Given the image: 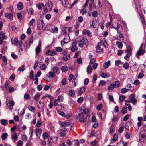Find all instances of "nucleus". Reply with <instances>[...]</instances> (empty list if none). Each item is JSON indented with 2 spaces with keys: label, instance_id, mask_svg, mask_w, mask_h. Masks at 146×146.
Wrapping results in <instances>:
<instances>
[{
  "label": "nucleus",
  "instance_id": "nucleus-41",
  "mask_svg": "<svg viewBox=\"0 0 146 146\" xmlns=\"http://www.w3.org/2000/svg\"><path fill=\"white\" fill-rule=\"evenodd\" d=\"M103 105L102 104H100L98 105L96 108V109L98 111H99L102 108Z\"/></svg>",
  "mask_w": 146,
  "mask_h": 146
},
{
  "label": "nucleus",
  "instance_id": "nucleus-1",
  "mask_svg": "<svg viewBox=\"0 0 146 146\" xmlns=\"http://www.w3.org/2000/svg\"><path fill=\"white\" fill-rule=\"evenodd\" d=\"M108 46V45L105 39L104 38H101L100 42L98 43L96 46V52L100 53H102L103 52V47L107 48Z\"/></svg>",
  "mask_w": 146,
  "mask_h": 146
},
{
  "label": "nucleus",
  "instance_id": "nucleus-58",
  "mask_svg": "<svg viewBox=\"0 0 146 146\" xmlns=\"http://www.w3.org/2000/svg\"><path fill=\"white\" fill-rule=\"evenodd\" d=\"M23 144V142L21 140H19L17 143V146H22Z\"/></svg>",
  "mask_w": 146,
  "mask_h": 146
},
{
  "label": "nucleus",
  "instance_id": "nucleus-46",
  "mask_svg": "<svg viewBox=\"0 0 146 146\" xmlns=\"http://www.w3.org/2000/svg\"><path fill=\"white\" fill-rule=\"evenodd\" d=\"M101 76L104 78H105L106 77H109V75L106 73H102L100 74Z\"/></svg>",
  "mask_w": 146,
  "mask_h": 146
},
{
  "label": "nucleus",
  "instance_id": "nucleus-39",
  "mask_svg": "<svg viewBox=\"0 0 146 146\" xmlns=\"http://www.w3.org/2000/svg\"><path fill=\"white\" fill-rule=\"evenodd\" d=\"M61 70L62 72H65L68 70V68L66 66H64L62 68Z\"/></svg>",
  "mask_w": 146,
  "mask_h": 146
},
{
  "label": "nucleus",
  "instance_id": "nucleus-11",
  "mask_svg": "<svg viewBox=\"0 0 146 146\" xmlns=\"http://www.w3.org/2000/svg\"><path fill=\"white\" fill-rule=\"evenodd\" d=\"M11 138L13 141H16L18 139V136L15 132H12Z\"/></svg>",
  "mask_w": 146,
  "mask_h": 146
},
{
  "label": "nucleus",
  "instance_id": "nucleus-29",
  "mask_svg": "<svg viewBox=\"0 0 146 146\" xmlns=\"http://www.w3.org/2000/svg\"><path fill=\"white\" fill-rule=\"evenodd\" d=\"M62 1V4L65 7L67 8L69 5V3L66 0H61Z\"/></svg>",
  "mask_w": 146,
  "mask_h": 146
},
{
  "label": "nucleus",
  "instance_id": "nucleus-47",
  "mask_svg": "<svg viewBox=\"0 0 146 146\" xmlns=\"http://www.w3.org/2000/svg\"><path fill=\"white\" fill-rule=\"evenodd\" d=\"M110 22H108L106 24V27H109L111 25V24L112 22V17H110Z\"/></svg>",
  "mask_w": 146,
  "mask_h": 146
},
{
  "label": "nucleus",
  "instance_id": "nucleus-48",
  "mask_svg": "<svg viewBox=\"0 0 146 146\" xmlns=\"http://www.w3.org/2000/svg\"><path fill=\"white\" fill-rule=\"evenodd\" d=\"M114 86L113 84H110L108 88V89L109 90H112L114 88Z\"/></svg>",
  "mask_w": 146,
  "mask_h": 146
},
{
  "label": "nucleus",
  "instance_id": "nucleus-57",
  "mask_svg": "<svg viewBox=\"0 0 146 146\" xmlns=\"http://www.w3.org/2000/svg\"><path fill=\"white\" fill-rule=\"evenodd\" d=\"M83 21V18L82 16H79L78 17L77 21L78 22L81 23Z\"/></svg>",
  "mask_w": 146,
  "mask_h": 146
},
{
  "label": "nucleus",
  "instance_id": "nucleus-10",
  "mask_svg": "<svg viewBox=\"0 0 146 146\" xmlns=\"http://www.w3.org/2000/svg\"><path fill=\"white\" fill-rule=\"evenodd\" d=\"M82 34L84 35H87L89 37L92 36V33L89 30H87L86 29H84L82 31Z\"/></svg>",
  "mask_w": 146,
  "mask_h": 146
},
{
  "label": "nucleus",
  "instance_id": "nucleus-42",
  "mask_svg": "<svg viewBox=\"0 0 146 146\" xmlns=\"http://www.w3.org/2000/svg\"><path fill=\"white\" fill-rule=\"evenodd\" d=\"M7 48V46L6 45H4L2 49V53H5Z\"/></svg>",
  "mask_w": 146,
  "mask_h": 146
},
{
  "label": "nucleus",
  "instance_id": "nucleus-30",
  "mask_svg": "<svg viewBox=\"0 0 146 146\" xmlns=\"http://www.w3.org/2000/svg\"><path fill=\"white\" fill-rule=\"evenodd\" d=\"M0 122L1 124L4 126H6L8 124V121L6 119H1L0 120Z\"/></svg>",
  "mask_w": 146,
  "mask_h": 146
},
{
  "label": "nucleus",
  "instance_id": "nucleus-9",
  "mask_svg": "<svg viewBox=\"0 0 146 146\" xmlns=\"http://www.w3.org/2000/svg\"><path fill=\"white\" fill-rule=\"evenodd\" d=\"M70 41V38L68 36H66L63 40L61 41V44L63 45L64 44L68 43Z\"/></svg>",
  "mask_w": 146,
  "mask_h": 146
},
{
  "label": "nucleus",
  "instance_id": "nucleus-50",
  "mask_svg": "<svg viewBox=\"0 0 146 146\" xmlns=\"http://www.w3.org/2000/svg\"><path fill=\"white\" fill-rule=\"evenodd\" d=\"M40 67V70H45L46 68V66H45V64H41Z\"/></svg>",
  "mask_w": 146,
  "mask_h": 146
},
{
  "label": "nucleus",
  "instance_id": "nucleus-5",
  "mask_svg": "<svg viewBox=\"0 0 146 146\" xmlns=\"http://www.w3.org/2000/svg\"><path fill=\"white\" fill-rule=\"evenodd\" d=\"M143 44H142L136 53V56L138 59L139 58V56L143 55L145 52V50H143Z\"/></svg>",
  "mask_w": 146,
  "mask_h": 146
},
{
  "label": "nucleus",
  "instance_id": "nucleus-51",
  "mask_svg": "<svg viewBox=\"0 0 146 146\" xmlns=\"http://www.w3.org/2000/svg\"><path fill=\"white\" fill-rule=\"evenodd\" d=\"M77 80L76 81H75V79L74 80V81H73L72 83V86L73 88H74L77 85Z\"/></svg>",
  "mask_w": 146,
  "mask_h": 146
},
{
  "label": "nucleus",
  "instance_id": "nucleus-15",
  "mask_svg": "<svg viewBox=\"0 0 146 146\" xmlns=\"http://www.w3.org/2000/svg\"><path fill=\"white\" fill-rule=\"evenodd\" d=\"M39 104L38 105V107L39 109V110L40 111H43L44 109V104L40 101L39 102Z\"/></svg>",
  "mask_w": 146,
  "mask_h": 146
},
{
  "label": "nucleus",
  "instance_id": "nucleus-38",
  "mask_svg": "<svg viewBox=\"0 0 146 146\" xmlns=\"http://www.w3.org/2000/svg\"><path fill=\"white\" fill-rule=\"evenodd\" d=\"M69 94L71 97H73L75 94V93L74 90H70L69 91Z\"/></svg>",
  "mask_w": 146,
  "mask_h": 146
},
{
  "label": "nucleus",
  "instance_id": "nucleus-4",
  "mask_svg": "<svg viewBox=\"0 0 146 146\" xmlns=\"http://www.w3.org/2000/svg\"><path fill=\"white\" fill-rule=\"evenodd\" d=\"M146 126H143L141 129L139 133L140 140L142 142H145L146 140Z\"/></svg>",
  "mask_w": 146,
  "mask_h": 146
},
{
  "label": "nucleus",
  "instance_id": "nucleus-6",
  "mask_svg": "<svg viewBox=\"0 0 146 146\" xmlns=\"http://www.w3.org/2000/svg\"><path fill=\"white\" fill-rule=\"evenodd\" d=\"M76 41H73L71 43L72 47L71 48V50L72 52L76 51L78 49V47L76 46L77 42Z\"/></svg>",
  "mask_w": 146,
  "mask_h": 146
},
{
  "label": "nucleus",
  "instance_id": "nucleus-43",
  "mask_svg": "<svg viewBox=\"0 0 146 146\" xmlns=\"http://www.w3.org/2000/svg\"><path fill=\"white\" fill-rule=\"evenodd\" d=\"M120 83L118 81H116L114 82V84H113L114 86V87L118 88L119 86Z\"/></svg>",
  "mask_w": 146,
  "mask_h": 146
},
{
  "label": "nucleus",
  "instance_id": "nucleus-21",
  "mask_svg": "<svg viewBox=\"0 0 146 146\" xmlns=\"http://www.w3.org/2000/svg\"><path fill=\"white\" fill-rule=\"evenodd\" d=\"M5 17L9 19H12L13 18V15L12 14L9 13H5Z\"/></svg>",
  "mask_w": 146,
  "mask_h": 146
},
{
  "label": "nucleus",
  "instance_id": "nucleus-62",
  "mask_svg": "<svg viewBox=\"0 0 146 146\" xmlns=\"http://www.w3.org/2000/svg\"><path fill=\"white\" fill-rule=\"evenodd\" d=\"M130 133L129 132H126L125 135V138L127 139H129L130 138Z\"/></svg>",
  "mask_w": 146,
  "mask_h": 146
},
{
  "label": "nucleus",
  "instance_id": "nucleus-61",
  "mask_svg": "<svg viewBox=\"0 0 146 146\" xmlns=\"http://www.w3.org/2000/svg\"><path fill=\"white\" fill-rule=\"evenodd\" d=\"M24 98L26 100H28L30 98V96L28 94H25L24 96Z\"/></svg>",
  "mask_w": 146,
  "mask_h": 146
},
{
  "label": "nucleus",
  "instance_id": "nucleus-22",
  "mask_svg": "<svg viewBox=\"0 0 146 146\" xmlns=\"http://www.w3.org/2000/svg\"><path fill=\"white\" fill-rule=\"evenodd\" d=\"M125 52L127 53V54L130 55H131L132 53V48L131 47L129 46L127 48V49L125 51Z\"/></svg>",
  "mask_w": 146,
  "mask_h": 146
},
{
  "label": "nucleus",
  "instance_id": "nucleus-28",
  "mask_svg": "<svg viewBox=\"0 0 146 146\" xmlns=\"http://www.w3.org/2000/svg\"><path fill=\"white\" fill-rule=\"evenodd\" d=\"M70 58V55L69 54H67L64 56L63 59L64 61H67L69 60Z\"/></svg>",
  "mask_w": 146,
  "mask_h": 146
},
{
  "label": "nucleus",
  "instance_id": "nucleus-17",
  "mask_svg": "<svg viewBox=\"0 0 146 146\" xmlns=\"http://www.w3.org/2000/svg\"><path fill=\"white\" fill-rule=\"evenodd\" d=\"M139 16L140 17L142 21V22L143 24L144 25H146V21L145 19L144 15L142 13H140Z\"/></svg>",
  "mask_w": 146,
  "mask_h": 146
},
{
  "label": "nucleus",
  "instance_id": "nucleus-14",
  "mask_svg": "<svg viewBox=\"0 0 146 146\" xmlns=\"http://www.w3.org/2000/svg\"><path fill=\"white\" fill-rule=\"evenodd\" d=\"M7 100H6V104L10 108L14 105V102L13 100H11V101L9 102H8V101H7Z\"/></svg>",
  "mask_w": 146,
  "mask_h": 146
},
{
  "label": "nucleus",
  "instance_id": "nucleus-26",
  "mask_svg": "<svg viewBox=\"0 0 146 146\" xmlns=\"http://www.w3.org/2000/svg\"><path fill=\"white\" fill-rule=\"evenodd\" d=\"M36 135L37 136H38L39 138L40 136V134L42 133V130L41 129L39 128H36Z\"/></svg>",
  "mask_w": 146,
  "mask_h": 146
},
{
  "label": "nucleus",
  "instance_id": "nucleus-44",
  "mask_svg": "<svg viewBox=\"0 0 146 146\" xmlns=\"http://www.w3.org/2000/svg\"><path fill=\"white\" fill-rule=\"evenodd\" d=\"M40 94L37 93L34 96V99L35 100L38 99L40 97Z\"/></svg>",
  "mask_w": 146,
  "mask_h": 146
},
{
  "label": "nucleus",
  "instance_id": "nucleus-36",
  "mask_svg": "<svg viewBox=\"0 0 146 146\" xmlns=\"http://www.w3.org/2000/svg\"><path fill=\"white\" fill-rule=\"evenodd\" d=\"M43 139L44 140H45L48 138L49 137V135L47 133H44L42 135Z\"/></svg>",
  "mask_w": 146,
  "mask_h": 146
},
{
  "label": "nucleus",
  "instance_id": "nucleus-59",
  "mask_svg": "<svg viewBox=\"0 0 146 146\" xmlns=\"http://www.w3.org/2000/svg\"><path fill=\"white\" fill-rule=\"evenodd\" d=\"M15 78V75L14 74H12L10 77L9 79L12 81H13Z\"/></svg>",
  "mask_w": 146,
  "mask_h": 146
},
{
  "label": "nucleus",
  "instance_id": "nucleus-23",
  "mask_svg": "<svg viewBox=\"0 0 146 146\" xmlns=\"http://www.w3.org/2000/svg\"><path fill=\"white\" fill-rule=\"evenodd\" d=\"M17 8L19 10H22L23 8V3L21 2H19L17 4Z\"/></svg>",
  "mask_w": 146,
  "mask_h": 146
},
{
  "label": "nucleus",
  "instance_id": "nucleus-53",
  "mask_svg": "<svg viewBox=\"0 0 146 146\" xmlns=\"http://www.w3.org/2000/svg\"><path fill=\"white\" fill-rule=\"evenodd\" d=\"M98 13L97 11H93L92 13V15L93 17H96L98 15Z\"/></svg>",
  "mask_w": 146,
  "mask_h": 146
},
{
  "label": "nucleus",
  "instance_id": "nucleus-32",
  "mask_svg": "<svg viewBox=\"0 0 146 146\" xmlns=\"http://www.w3.org/2000/svg\"><path fill=\"white\" fill-rule=\"evenodd\" d=\"M8 134L6 133H3L1 135V138L3 140H5L8 136Z\"/></svg>",
  "mask_w": 146,
  "mask_h": 146
},
{
  "label": "nucleus",
  "instance_id": "nucleus-35",
  "mask_svg": "<svg viewBox=\"0 0 146 146\" xmlns=\"http://www.w3.org/2000/svg\"><path fill=\"white\" fill-rule=\"evenodd\" d=\"M5 34L2 32H1L0 33V38L2 39H4L5 38H6Z\"/></svg>",
  "mask_w": 146,
  "mask_h": 146
},
{
  "label": "nucleus",
  "instance_id": "nucleus-40",
  "mask_svg": "<svg viewBox=\"0 0 146 146\" xmlns=\"http://www.w3.org/2000/svg\"><path fill=\"white\" fill-rule=\"evenodd\" d=\"M43 60V58L42 56H40L38 59L37 62L38 63H41Z\"/></svg>",
  "mask_w": 146,
  "mask_h": 146
},
{
  "label": "nucleus",
  "instance_id": "nucleus-20",
  "mask_svg": "<svg viewBox=\"0 0 146 146\" xmlns=\"http://www.w3.org/2000/svg\"><path fill=\"white\" fill-rule=\"evenodd\" d=\"M93 70L92 67L90 65H89L87 68V72L88 74H90Z\"/></svg>",
  "mask_w": 146,
  "mask_h": 146
},
{
  "label": "nucleus",
  "instance_id": "nucleus-33",
  "mask_svg": "<svg viewBox=\"0 0 146 146\" xmlns=\"http://www.w3.org/2000/svg\"><path fill=\"white\" fill-rule=\"evenodd\" d=\"M106 81L103 80H101L100 81L99 84V86H105L106 85Z\"/></svg>",
  "mask_w": 146,
  "mask_h": 146
},
{
  "label": "nucleus",
  "instance_id": "nucleus-27",
  "mask_svg": "<svg viewBox=\"0 0 146 146\" xmlns=\"http://www.w3.org/2000/svg\"><path fill=\"white\" fill-rule=\"evenodd\" d=\"M58 29L57 27H54L50 30V31L53 33H56L58 32Z\"/></svg>",
  "mask_w": 146,
  "mask_h": 146
},
{
  "label": "nucleus",
  "instance_id": "nucleus-52",
  "mask_svg": "<svg viewBox=\"0 0 146 146\" xmlns=\"http://www.w3.org/2000/svg\"><path fill=\"white\" fill-rule=\"evenodd\" d=\"M125 97L123 95H121L119 98V100L121 101H123L125 99Z\"/></svg>",
  "mask_w": 146,
  "mask_h": 146
},
{
  "label": "nucleus",
  "instance_id": "nucleus-7",
  "mask_svg": "<svg viewBox=\"0 0 146 146\" xmlns=\"http://www.w3.org/2000/svg\"><path fill=\"white\" fill-rule=\"evenodd\" d=\"M44 26V23L43 20L39 19L38 21L37 27L39 30L42 29Z\"/></svg>",
  "mask_w": 146,
  "mask_h": 146
},
{
  "label": "nucleus",
  "instance_id": "nucleus-63",
  "mask_svg": "<svg viewBox=\"0 0 146 146\" xmlns=\"http://www.w3.org/2000/svg\"><path fill=\"white\" fill-rule=\"evenodd\" d=\"M55 50L57 52H60L62 51V48L60 47H57L56 48Z\"/></svg>",
  "mask_w": 146,
  "mask_h": 146
},
{
  "label": "nucleus",
  "instance_id": "nucleus-34",
  "mask_svg": "<svg viewBox=\"0 0 146 146\" xmlns=\"http://www.w3.org/2000/svg\"><path fill=\"white\" fill-rule=\"evenodd\" d=\"M116 44L117 45L119 48L121 49L122 48L123 44L121 42L117 41L116 42Z\"/></svg>",
  "mask_w": 146,
  "mask_h": 146
},
{
  "label": "nucleus",
  "instance_id": "nucleus-8",
  "mask_svg": "<svg viewBox=\"0 0 146 146\" xmlns=\"http://www.w3.org/2000/svg\"><path fill=\"white\" fill-rule=\"evenodd\" d=\"M46 55H47L50 56H54L57 54V52L54 50H49L47 51L46 52Z\"/></svg>",
  "mask_w": 146,
  "mask_h": 146
},
{
  "label": "nucleus",
  "instance_id": "nucleus-37",
  "mask_svg": "<svg viewBox=\"0 0 146 146\" xmlns=\"http://www.w3.org/2000/svg\"><path fill=\"white\" fill-rule=\"evenodd\" d=\"M27 12L29 14L32 15L34 13V10L32 8H30L28 9L27 10Z\"/></svg>",
  "mask_w": 146,
  "mask_h": 146
},
{
  "label": "nucleus",
  "instance_id": "nucleus-12",
  "mask_svg": "<svg viewBox=\"0 0 146 146\" xmlns=\"http://www.w3.org/2000/svg\"><path fill=\"white\" fill-rule=\"evenodd\" d=\"M41 42H40L39 45L36 47L35 49L36 55L37 56L38 54L41 51Z\"/></svg>",
  "mask_w": 146,
  "mask_h": 146
},
{
  "label": "nucleus",
  "instance_id": "nucleus-16",
  "mask_svg": "<svg viewBox=\"0 0 146 146\" xmlns=\"http://www.w3.org/2000/svg\"><path fill=\"white\" fill-rule=\"evenodd\" d=\"M85 88L84 87H81L80 90L78 92L77 95L78 96H81L82 93L85 91Z\"/></svg>",
  "mask_w": 146,
  "mask_h": 146
},
{
  "label": "nucleus",
  "instance_id": "nucleus-31",
  "mask_svg": "<svg viewBox=\"0 0 146 146\" xmlns=\"http://www.w3.org/2000/svg\"><path fill=\"white\" fill-rule=\"evenodd\" d=\"M28 110L31 112L33 113L35 112V108L34 107L29 105L28 106Z\"/></svg>",
  "mask_w": 146,
  "mask_h": 146
},
{
  "label": "nucleus",
  "instance_id": "nucleus-55",
  "mask_svg": "<svg viewBox=\"0 0 146 146\" xmlns=\"http://www.w3.org/2000/svg\"><path fill=\"white\" fill-rule=\"evenodd\" d=\"M21 139L24 141H26L27 140V137L25 134H24L21 136Z\"/></svg>",
  "mask_w": 146,
  "mask_h": 146
},
{
  "label": "nucleus",
  "instance_id": "nucleus-3",
  "mask_svg": "<svg viewBox=\"0 0 146 146\" xmlns=\"http://www.w3.org/2000/svg\"><path fill=\"white\" fill-rule=\"evenodd\" d=\"M76 41L78 42L79 47L82 48L84 46H88L89 42L86 38L82 36H78L76 39Z\"/></svg>",
  "mask_w": 146,
  "mask_h": 146
},
{
  "label": "nucleus",
  "instance_id": "nucleus-25",
  "mask_svg": "<svg viewBox=\"0 0 146 146\" xmlns=\"http://www.w3.org/2000/svg\"><path fill=\"white\" fill-rule=\"evenodd\" d=\"M44 6V4L42 3H39L36 5V7H37L39 10L42 9Z\"/></svg>",
  "mask_w": 146,
  "mask_h": 146
},
{
  "label": "nucleus",
  "instance_id": "nucleus-18",
  "mask_svg": "<svg viewBox=\"0 0 146 146\" xmlns=\"http://www.w3.org/2000/svg\"><path fill=\"white\" fill-rule=\"evenodd\" d=\"M121 25L117 23H113L112 26L115 29L118 30L120 28Z\"/></svg>",
  "mask_w": 146,
  "mask_h": 146
},
{
  "label": "nucleus",
  "instance_id": "nucleus-24",
  "mask_svg": "<svg viewBox=\"0 0 146 146\" xmlns=\"http://www.w3.org/2000/svg\"><path fill=\"white\" fill-rule=\"evenodd\" d=\"M115 131L114 126L113 124H112L110 129H109V132L110 134H111Z\"/></svg>",
  "mask_w": 146,
  "mask_h": 146
},
{
  "label": "nucleus",
  "instance_id": "nucleus-45",
  "mask_svg": "<svg viewBox=\"0 0 146 146\" xmlns=\"http://www.w3.org/2000/svg\"><path fill=\"white\" fill-rule=\"evenodd\" d=\"M118 138V135L116 134H115L113 137L112 140L113 141H116Z\"/></svg>",
  "mask_w": 146,
  "mask_h": 146
},
{
  "label": "nucleus",
  "instance_id": "nucleus-13",
  "mask_svg": "<svg viewBox=\"0 0 146 146\" xmlns=\"http://www.w3.org/2000/svg\"><path fill=\"white\" fill-rule=\"evenodd\" d=\"M130 101L134 105H135L137 102V101L136 98L134 97V95L132 94L130 96Z\"/></svg>",
  "mask_w": 146,
  "mask_h": 146
},
{
  "label": "nucleus",
  "instance_id": "nucleus-64",
  "mask_svg": "<svg viewBox=\"0 0 146 146\" xmlns=\"http://www.w3.org/2000/svg\"><path fill=\"white\" fill-rule=\"evenodd\" d=\"M35 22V20L34 19H32L30 21L29 25L30 26H32L33 25V23Z\"/></svg>",
  "mask_w": 146,
  "mask_h": 146
},
{
  "label": "nucleus",
  "instance_id": "nucleus-54",
  "mask_svg": "<svg viewBox=\"0 0 146 146\" xmlns=\"http://www.w3.org/2000/svg\"><path fill=\"white\" fill-rule=\"evenodd\" d=\"M127 109L126 107H124L123 108L121 112L122 113L125 114L127 113Z\"/></svg>",
  "mask_w": 146,
  "mask_h": 146
},
{
  "label": "nucleus",
  "instance_id": "nucleus-56",
  "mask_svg": "<svg viewBox=\"0 0 146 146\" xmlns=\"http://www.w3.org/2000/svg\"><path fill=\"white\" fill-rule=\"evenodd\" d=\"M11 56L14 59H16L18 58L17 55L13 53H12L11 54Z\"/></svg>",
  "mask_w": 146,
  "mask_h": 146
},
{
  "label": "nucleus",
  "instance_id": "nucleus-49",
  "mask_svg": "<svg viewBox=\"0 0 146 146\" xmlns=\"http://www.w3.org/2000/svg\"><path fill=\"white\" fill-rule=\"evenodd\" d=\"M24 67L25 65H22L21 67L18 68V70L19 71H23L25 70Z\"/></svg>",
  "mask_w": 146,
  "mask_h": 146
},
{
  "label": "nucleus",
  "instance_id": "nucleus-60",
  "mask_svg": "<svg viewBox=\"0 0 146 146\" xmlns=\"http://www.w3.org/2000/svg\"><path fill=\"white\" fill-rule=\"evenodd\" d=\"M41 74V71H38L37 73L34 76L35 78H36L37 77H39L40 76Z\"/></svg>",
  "mask_w": 146,
  "mask_h": 146
},
{
  "label": "nucleus",
  "instance_id": "nucleus-2",
  "mask_svg": "<svg viewBox=\"0 0 146 146\" xmlns=\"http://www.w3.org/2000/svg\"><path fill=\"white\" fill-rule=\"evenodd\" d=\"M11 42L21 49V50L25 49L27 47V43L25 41L20 40L19 41L17 38L14 37L12 38Z\"/></svg>",
  "mask_w": 146,
  "mask_h": 146
},
{
  "label": "nucleus",
  "instance_id": "nucleus-19",
  "mask_svg": "<svg viewBox=\"0 0 146 146\" xmlns=\"http://www.w3.org/2000/svg\"><path fill=\"white\" fill-rule=\"evenodd\" d=\"M70 125V121H66L62 123V125L63 127H68Z\"/></svg>",
  "mask_w": 146,
  "mask_h": 146
}]
</instances>
